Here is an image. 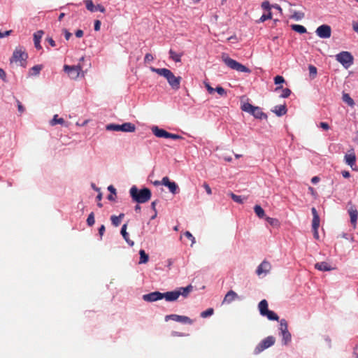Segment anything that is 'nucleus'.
<instances>
[{
	"label": "nucleus",
	"mask_w": 358,
	"mask_h": 358,
	"mask_svg": "<svg viewBox=\"0 0 358 358\" xmlns=\"http://www.w3.org/2000/svg\"><path fill=\"white\" fill-rule=\"evenodd\" d=\"M179 296L180 293L176 290L162 293V299H165L166 301H175Z\"/></svg>",
	"instance_id": "nucleus-14"
},
{
	"label": "nucleus",
	"mask_w": 358,
	"mask_h": 358,
	"mask_svg": "<svg viewBox=\"0 0 358 358\" xmlns=\"http://www.w3.org/2000/svg\"><path fill=\"white\" fill-rule=\"evenodd\" d=\"M154 59V57L150 53H147L145 56V62H150Z\"/></svg>",
	"instance_id": "nucleus-55"
},
{
	"label": "nucleus",
	"mask_w": 358,
	"mask_h": 358,
	"mask_svg": "<svg viewBox=\"0 0 358 358\" xmlns=\"http://www.w3.org/2000/svg\"><path fill=\"white\" fill-rule=\"evenodd\" d=\"M223 61L225 64L231 68V69L236 70L238 72H245L250 73V70L246 67L245 66L241 64V63L236 62V60L229 58V57H222Z\"/></svg>",
	"instance_id": "nucleus-6"
},
{
	"label": "nucleus",
	"mask_w": 358,
	"mask_h": 358,
	"mask_svg": "<svg viewBox=\"0 0 358 358\" xmlns=\"http://www.w3.org/2000/svg\"><path fill=\"white\" fill-rule=\"evenodd\" d=\"M166 321L169 320H173L178 322L192 324L193 323V320L189 317L184 315H178L176 314L169 315L165 317Z\"/></svg>",
	"instance_id": "nucleus-10"
},
{
	"label": "nucleus",
	"mask_w": 358,
	"mask_h": 358,
	"mask_svg": "<svg viewBox=\"0 0 358 358\" xmlns=\"http://www.w3.org/2000/svg\"><path fill=\"white\" fill-rule=\"evenodd\" d=\"M43 31L40 30L34 33V45L35 48L38 50H40L42 48L41 45V39L43 35Z\"/></svg>",
	"instance_id": "nucleus-18"
},
{
	"label": "nucleus",
	"mask_w": 358,
	"mask_h": 358,
	"mask_svg": "<svg viewBox=\"0 0 358 358\" xmlns=\"http://www.w3.org/2000/svg\"><path fill=\"white\" fill-rule=\"evenodd\" d=\"M214 313V310L212 308H208L205 311L201 312V317L206 318L207 317L211 316Z\"/></svg>",
	"instance_id": "nucleus-42"
},
{
	"label": "nucleus",
	"mask_w": 358,
	"mask_h": 358,
	"mask_svg": "<svg viewBox=\"0 0 358 358\" xmlns=\"http://www.w3.org/2000/svg\"><path fill=\"white\" fill-rule=\"evenodd\" d=\"M170 58L176 62H180L181 61L182 54L176 53L173 50H169Z\"/></svg>",
	"instance_id": "nucleus-27"
},
{
	"label": "nucleus",
	"mask_w": 358,
	"mask_h": 358,
	"mask_svg": "<svg viewBox=\"0 0 358 358\" xmlns=\"http://www.w3.org/2000/svg\"><path fill=\"white\" fill-rule=\"evenodd\" d=\"M192 290V285H188L186 287H180L179 290H177L180 293V296L182 295L186 297L189 293Z\"/></svg>",
	"instance_id": "nucleus-26"
},
{
	"label": "nucleus",
	"mask_w": 358,
	"mask_h": 358,
	"mask_svg": "<svg viewBox=\"0 0 358 358\" xmlns=\"http://www.w3.org/2000/svg\"><path fill=\"white\" fill-rule=\"evenodd\" d=\"M105 230H106L105 226L103 224H102L99 229V234L101 238L103 236V235L105 232Z\"/></svg>",
	"instance_id": "nucleus-61"
},
{
	"label": "nucleus",
	"mask_w": 358,
	"mask_h": 358,
	"mask_svg": "<svg viewBox=\"0 0 358 358\" xmlns=\"http://www.w3.org/2000/svg\"><path fill=\"white\" fill-rule=\"evenodd\" d=\"M64 123V120L62 117L59 118L58 115H55L52 120L50 121V124L52 126H55L57 124H63Z\"/></svg>",
	"instance_id": "nucleus-35"
},
{
	"label": "nucleus",
	"mask_w": 358,
	"mask_h": 358,
	"mask_svg": "<svg viewBox=\"0 0 358 358\" xmlns=\"http://www.w3.org/2000/svg\"><path fill=\"white\" fill-rule=\"evenodd\" d=\"M352 25L353 30L358 34V22L353 21Z\"/></svg>",
	"instance_id": "nucleus-63"
},
{
	"label": "nucleus",
	"mask_w": 358,
	"mask_h": 358,
	"mask_svg": "<svg viewBox=\"0 0 358 358\" xmlns=\"http://www.w3.org/2000/svg\"><path fill=\"white\" fill-rule=\"evenodd\" d=\"M259 310L260 314L263 316L265 315V313L268 310V302L266 299L262 300L258 305Z\"/></svg>",
	"instance_id": "nucleus-22"
},
{
	"label": "nucleus",
	"mask_w": 358,
	"mask_h": 358,
	"mask_svg": "<svg viewBox=\"0 0 358 358\" xmlns=\"http://www.w3.org/2000/svg\"><path fill=\"white\" fill-rule=\"evenodd\" d=\"M127 224H123V226L122 227V229H121V234L122 236H123L124 239L126 241V242L130 245V246H133L134 243V241H131L129 238V234L127 232Z\"/></svg>",
	"instance_id": "nucleus-21"
},
{
	"label": "nucleus",
	"mask_w": 358,
	"mask_h": 358,
	"mask_svg": "<svg viewBox=\"0 0 358 358\" xmlns=\"http://www.w3.org/2000/svg\"><path fill=\"white\" fill-rule=\"evenodd\" d=\"M315 268L322 271H329L333 269V268L325 262H318L315 264Z\"/></svg>",
	"instance_id": "nucleus-19"
},
{
	"label": "nucleus",
	"mask_w": 358,
	"mask_h": 358,
	"mask_svg": "<svg viewBox=\"0 0 358 358\" xmlns=\"http://www.w3.org/2000/svg\"><path fill=\"white\" fill-rule=\"evenodd\" d=\"M143 299L147 302H154L162 299V293L155 291L142 296Z\"/></svg>",
	"instance_id": "nucleus-12"
},
{
	"label": "nucleus",
	"mask_w": 358,
	"mask_h": 358,
	"mask_svg": "<svg viewBox=\"0 0 358 358\" xmlns=\"http://www.w3.org/2000/svg\"><path fill=\"white\" fill-rule=\"evenodd\" d=\"M280 332L288 330L287 322L285 319H282L280 321Z\"/></svg>",
	"instance_id": "nucleus-44"
},
{
	"label": "nucleus",
	"mask_w": 358,
	"mask_h": 358,
	"mask_svg": "<svg viewBox=\"0 0 358 358\" xmlns=\"http://www.w3.org/2000/svg\"><path fill=\"white\" fill-rule=\"evenodd\" d=\"M320 227V217H316L315 216V217H313V221H312V228L313 229H318Z\"/></svg>",
	"instance_id": "nucleus-45"
},
{
	"label": "nucleus",
	"mask_w": 358,
	"mask_h": 358,
	"mask_svg": "<svg viewBox=\"0 0 358 358\" xmlns=\"http://www.w3.org/2000/svg\"><path fill=\"white\" fill-rule=\"evenodd\" d=\"M336 60L341 63L345 69H348L352 64L354 58L351 53L343 51L336 55Z\"/></svg>",
	"instance_id": "nucleus-7"
},
{
	"label": "nucleus",
	"mask_w": 358,
	"mask_h": 358,
	"mask_svg": "<svg viewBox=\"0 0 358 358\" xmlns=\"http://www.w3.org/2000/svg\"><path fill=\"white\" fill-rule=\"evenodd\" d=\"M215 91H216L220 96H226L227 95V92L222 87H220V86L217 87L215 89Z\"/></svg>",
	"instance_id": "nucleus-49"
},
{
	"label": "nucleus",
	"mask_w": 358,
	"mask_h": 358,
	"mask_svg": "<svg viewBox=\"0 0 358 358\" xmlns=\"http://www.w3.org/2000/svg\"><path fill=\"white\" fill-rule=\"evenodd\" d=\"M271 18H272V13L271 11H269V13H268L267 14L262 15L259 19V21L263 22H264L267 20H270Z\"/></svg>",
	"instance_id": "nucleus-48"
},
{
	"label": "nucleus",
	"mask_w": 358,
	"mask_h": 358,
	"mask_svg": "<svg viewBox=\"0 0 358 358\" xmlns=\"http://www.w3.org/2000/svg\"><path fill=\"white\" fill-rule=\"evenodd\" d=\"M345 160L346 164L352 167L355 164L356 156L354 153L345 155Z\"/></svg>",
	"instance_id": "nucleus-24"
},
{
	"label": "nucleus",
	"mask_w": 358,
	"mask_h": 358,
	"mask_svg": "<svg viewBox=\"0 0 358 358\" xmlns=\"http://www.w3.org/2000/svg\"><path fill=\"white\" fill-rule=\"evenodd\" d=\"M320 127L324 130H328L329 129V125L327 122H320Z\"/></svg>",
	"instance_id": "nucleus-60"
},
{
	"label": "nucleus",
	"mask_w": 358,
	"mask_h": 358,
	"mask_svg": "<svg viewBox=\"0 0 358 358\" xmlns=\"http://www.w3.org/2000/svg\"><path fill=\"white\" fill-rule=\"evenodd\" d=\"M42 68V65H36L33 66L32 68H31L29 71L30 76H38L40 71H41Z\"/></svg>",
	"instance_id": "nucleus-32"
},
{
	"label": "nucleus",
	"mask_w": 358,
	"mask_h": 358,
	"mask_svg": "<svg viewBox=\"0 0 358 358\" xmlns=\"http://www.w3.org/2000/svg\"><path fill=\"white\" fill-rule=\"evenodd\" d=\"M75 34H76V37H78V38H81V37H83V36L84 33H83V30H81V29H78V30L76 31Z\"/></svg>",
	"instance_id": "nucleus-64"
},
{
	"label": "nucleus",
	"mask_w": 358,
	"mask_h": 358,
	"mask_svg": "<svg viewBox=\"0 0 358 358\" xmlns=\"http://www.w3.org/2000/svg\"><path fill=\"white\" fill-rule=\"evenodd\" d=\"M64 71L68 74L70 78L73 80L77 79L80 74H82L83 77L84 76L83 68L80 64L73 66L64 65Z\"/></svg>",
	"instance_id": "nucleus-5"
},
{
	"label": "nucleus",
	"mask_w": 358,
	"mask_h": 358,
	"mask_svg": "<svg viewBox=\"0 0 358 358\" xmlns=\"http://www.w3.org/2000/svg\"><path fill=\"white\" fill-rule=\"evenodd\" d=\"M168 138H172V139H174V140H178V139H182V137L181 136L178 135V134H171V133L169 132Z\"/></svg>",
	"instance_id": "nucleus-52"
},
{
	"label": "nucleus",
	"mask_w": 358,
	"mask_h": 358,
	"mask_svg": "<svg viewBox=\"0 0 358 358\" xmlns=\"http://www.w3.org/2000/svg\"><path fill=\"white\" fill-rule=\"evenodd\" d=\"M266 220L273 227H278L280 225L279 221L276 218L266 217Z\"/></svg>",
	"instance_id": "nucleus-41"
},
{
	"label": "nucleus",
	"mask_w": 358,
	"mask_h": 358,
	"mask_svg": "<svg viewBox=\"0 0 358 358\" xmlns=\"http://www.w3.org/2000/svg\"><path fill=\"white\" fill-rule=\"evenodd\" d=\"M231 198L238 203H243L245 198H243L241 196L236 195L232 192L229 194Z\"/></svg>",
	"instance_id": "nucleus-36"
},
{
	"label": "nucleus",
	"mask_w": 358,
	"mask_h": 358,
	"mask_svg": "<svg viewBox=\"0 0 358 358\" xmlns=\"http://www.w3.org/2000/svg\"><path fill=\"white\" fill-rule=\"evenodd\" d=\"M152 131L158 138H168L169 132L163 129H159L158 127H153Z\"/></svg>",
	"instance_id": "nucleus-17"
},
{
	"label": "nucleus",
	"mask_w": 358,
	"mask_h": 358,
	"mask_svg": "<svg viewBox=\"0 0 358 358\" xmlns=\"http://www.w3.org/2000/svg\"><path fill=\"white\" fill-rule=\"evenodd\" d=\"M162 185L167 187L173 194H176L178 192V185L173 182L171 181L167 176H165L162 178Z\"/></svg>",
	"instance_id": "nucleus-11"
},
{
	"label": "nucleus",
	"mask_w": 358,
	"mask_h": 358,
	"mask_svg": "<svg viewBox=\"0 0 358 358\" xmlns=\"http://www.w3.org/2000/svg\"><path fill=\"white\" fill-rule=\"evenodd\" d=\"M17 108H18V111L20 113H24V106L22 105V103H20V101H17Z\"/></svg>",
	"instance_id": "nucleus-59"
},
{
	"label": "nucleus",
	"mask_w": 358,
	"mask_h": 358,
	"mask_svg": "<svg viewBox=\"0 0 358 358\" xmlns=\"http://www.w3.org/2000/svg\"><path fill=\"white\" fill-rule=\"evenodd\" d=\"M315 32L321 38H329L331 34V29L329 25L322 24L317 28Z\"/></svg>",
	"instance_id": "nucleus-9"
},
{
	"label": "nucleus",
	"mask_w": 358,
	"mask_h": 358,
	"mask_svg": "<svg viewBox=\"0 0 358 358\" xmlns=\"http://www.w3.org/2000/svg\"><path fill=\"white\" fill-rule=\"evenodd\" d=\"M130 196L133 201L138 203L148 202L152 196L151 191L148 188L138 189L136 186H133L129 190Z\"/></svg>",
	"instance_id": "nucleus-2"
},
{
	"label": "nucleus",
	"mask_w": 358,
	"mask_h": 358,
	"mask_svg": "<svg viewBox=\"0 0 358 358\" xmlns=\"http://www.w3.org/2000/svg\"><path fill=\"white\" fill-rule=\"evenodd\" d=\"M122 131L123 132H134L136 126L131 122H125L121 124Z\"/></svg>",
	"instance_id": "nucleus-23"
},
{
	"label": "nucleus",
	"mask_w": 358,
	"mask_h": 358,
	"mask_svg": "<svg viewBox=\"0 0 358 358\" xmlns=\"http://www.w3.org/2000/svg\"><path fill=\"white\" fill-rule=\"evenodd\" d=\"M271 268V264L268 262L264 260L257 267L256 273L258 275L262 274H267L270 271Z\"/></svg>",
	"instance_id": "nucleus-13"
},
{
	"label": "nucleus",
	"mask_w": 358,
	"mask_h": 358,
	"mask_svg": "<svg viewBox=\"0 0 358 358\" xmlns=\"http://www.w3.org/2000/svg\"><path fill=\"white\" fill-rule=\"evenodd\" d=\"M308 70L310 78L314 79L317 76V68L313 65H309Z\"/></svg>",
	"instance_id": "nucleus-39"
},
{
	"label": "nucleus",
	"mask_w": 358,
	"mask_h": 358,
	"mask_svg": "<svg viewBox=\"0 0 358 358\" xmlns=\"http://www.w3.org/2000/svg\"><path fill=\"white\" fill-rule=\"evenodd\" d=\"M280 89H282V94L280 95L281 97L287 98L291 94V90L289 88L282 89V86L277 87L275 90L278 91Z\"/></svg>",
	"instance_id": "nucleus-33"
},
{
	"label": "nucleus",
	"mask_w": 358,
	"mask_h": 358,
	"mask_svg": "<svg viewBox=\"0 0 358 358\" xmlns=\"http://www.w3.org/2000/svg\"><path fill=\"white\" fill-rule=\"evenodd\" d=\"M275 342V338L272 336H269L263 339L255 348L254 353L255 355H258L261 353L264 350L268 348L269 347L274 345Z\"/></svg>",
	"instance_id": "nucleus-8"
},
{
	"label": "nucleus",
	"mask_w": 358,
	"mask_h": 358,
	"mask_svg": "<svg viewBox=\"0 0 358 358\" xmlns=\"http://www.w3.org/2000/svg\"><path fill=\"white\" fill-rule=\"evenodd\" d=\"M237 299H238V294L234 291L230 290L226 294L222 303H230Z\"/></svg>",
	"instance_id": "nucleus-15"
},
{
	"label": "nucleus",
	"mask_w": 358,
	"mask_h": 358,
	"mask_svg": "<svg viewBox=\"0 0 358 358\" xmlns=\"http://www.w3.org/2000/svg\"><path fill=\"white\" fill-rule=\"evenodd\" d=\"M101 22L99 20H96L94 21V29L96 31H98L100 30Z\"/></svg>",
	"instance_id": "nucleus-54"
},
{
	"label": "nucleus",
	"mask_w": 358,
	"mask_h": 358,
	"mask_svg": "<svg viewBox=\"0 0 358 358\" xmlns=\"http://www.w3.org/2000/svg\"><path fill=\"white\" fill-rule=\"evenodd\" d=\"M241 108L243 111L251 114L257 119H267V115L263 113L262 109L258 106H254L249 103H243Z\"/></svg>",
	"instance_id": "nucleus-3"
},
{
	"label": "nucleus",
	"mask_w": 358,
	"mask_h": 358,
	"mask_svg": "<svg viewBox=\"0 0 358 358\" xmlns=\"http://www.w3.org/2000/svg\"><path fill=\"white\" fill-rule=\"evenodd\" d=\"M184 235L185 237H187V238H189V240L192 241V244L195 243V238L189 231H186L184 234Z\"/></svg>",
	"instance_id": "nucleus-53"
},
{
	"label": "nucleus",
	"mask_w": 358,
	"mask_h": 358,
	"mask_svg": "<svg viewBox=\"0 0 358 358\" xmlns=\"http://www.w3.org/2000/svg\"><path fill=\"white\" fill-rule=\"evenodd\" d=\"M85 3L86 6V8L90 12H95V6L92 0H85Z\"/></svg>",
	"instance_id": "nucleus-38"
},
{
	"label": "nucleus",
	"mask_w": 358,
	"mask_h": 358,
	"mask_svg": "<svg viewBox=\"0 0 358 358\" xmlns=\"http://www.w3.org/2000/svg\"><path fill=\"white\" fill-rule=\"evenodd\" d=\"M46 41L48 42V43L52 46L55 47L56 46L55 41L52 39V38L49 37L46 38Z\"/></svg>",
	"instance_id": "nucleus-62"
},
{
	"label": "nucleus",
	"mask_w": 358,
	"mask_h": 358,
	"mask_svg": "<svg viewBox=\"0 0 358 358\" xmlns=\"http://www.w3.org/2000/svg\"><path fill=\"white\" fill-rule=\"evenodd\" d=\"M281 335L282 336V341L284 345H287L291 341V334L288 330L285 331H281Z\"/></svg>",
	"instance_id": "nucleus-28"
},
{
	"label": "nucleus",
	"mask_w": 358,
	"mask_h": 358,
	"mask_svg": "<svg viewBox=\"0 0 358 358\" xmlns=\"http://www.w3.org/2000/svg\"><path fill=\"white\" fill-rule=\"evenodd\" d=\"M291 27H292V30H294L298 33L304 34L306 32V29L302 25L292 24Z\"/></svg>",
	"instance_id": "nucleus-34"
},
{
	"label": "nucleus",
	"mask_w": 358,
	"mask_h": 358,
	"mask_svg": "<svg viewBox=\"0 0 358 358\" xmlns=\"http://www.w3.org/2000/svg\"><path fill=\"white\" fill-rule=\"evenodd\" d=\"M12 31V30L6 31L3 32L0 31V38L9 36Z\"/></svg>",
	"instance_id": "nucleus-57"
},
{
	"label": "nucleus",
	"mask_w": 358,
	"mask_h": 358,
	"mask_svg": "<svg viewBox=\"0 0 358 358\" xmlns=\"http://www.w3.org/2000/svg\"><path fill=\"white\" fill-rule=\"evenodd\" d=\"M343 100L350 106H352L355 104L353 99L348 94H344L343 95Z\"/></svg>",
	"instance_id": "nucleus-40"
},
{
	"label": "nucleus",
	"mask_w": 358,
	"mask_h": 358,
	"mask_svg": "<svg viewBox=\"0 0 358 358\" xmlns=\"http://www.w3.org/2000/svg\"><path fill=\"white\" fill-rule=\"evenodd\" d=\"M348 213L350 217V222L353 225L354 228H355L358 217V211L355 207H350L348 210Z\"/></svg>",
	"instance_id": "nucleus-16"
},
{
	"label": "nucleus",
	"mask_w": 358,
	"mask_h": 358,
	"mask_svg": "<svg viewBox=\"0 0 358 358\" xmlns=\"http://www.w3.org/2000/svg\"><path fill=\"white\" fill-rule=\"evenodd\" d=\"M284 82H285V79L281 76H276L274 78V83L275 85H279V84L283 83Z\"/></svg>",
	"instance_id": "nucleus-50"
},
{
	"label": "nucleus",
	"mask_w": 358,
	"mask_h": 358,
	"mask_svg": "<svg viewBox=\"0 0 358 358\" xmlns=\"http://www.w3.org/2000/svg\"><path fill=\"white\" fill-rule=\"evenodd\" d=\"M203 188L205 189L206 193L208 194V195H211L212 194V190H211V188L209 186V185L207 183V182H203Z\"/></svg>",
	"instance_id": "nucleus-51"
},
{
	"label": "nucleus",
	"mask_w": 358,
	"mask_h": 358,
	"mask_svg": "<svg viewBox=\"0 0 358 358\" xmlns=\"http://www.w3.org/2000/svg\"><path fill=\"white\" fill-rule=\"evenodd\" d=\"M254 210H255V213H256V215L259 218H263L264 217V215H265L264 210L259 205L255 206Z\"/></svg>",
	"instance_id": "nucleus-30"
},
{
	"label": "nucleus",
	"mask_w": 358,
	"mask_h": 358,
	"mask_svg": "<svg viewBox=\"0 0 358 358\" xmlns=\"http://www.w3.org/2000/svg\"><path fill=\"white\" fill-rule=\"evenodd\" d=\"M304 17V13L302 12H297L295 11L293 15H292V17L296 20H299L302 19Z\"/></svg>",
	"instance_id": "nucleus-46"
},
{
	"label": "nucleus",
	"mask_w": 358,
	"mask_h": 358,
	"mask_svg": "<svg viewBox=\"0 0 358 358\" xmlns=\"http://www.w3.org/2000/svg\"><path fill=\"white\" fill-rule=\"evenodd\" d=\"M287 108H286V105L285 104H283V105H279V106H276L274 108V110H273V112L277 115V116H282L285 114H286L287 113Z\"/></svg>",
	"instance_id": "nucleus-20"
},
{
	"label": "nucleus",
	"mask_w": 358,
	"mask_h": 358,
	"mask_svg": "<svg viewBox=\"0 0 358 358\" xmlns=\"http://www.w3.org/2000/svg\"><path fill=\"white\" fill-rule=\"evenodd\" d=\"M150 70L166 78L169 85L173 90H178L180 89L182 80L180 76H176L171 70L166 68L157 69L151 66Z\"/></svg>",
	"instance_id": "nucleus-1"
},
{
	"label": "nucleus",
	"mask_w": 358,
	"mask_h": 358,
	"mask_svg": "<svg viewBox=\"0 0 358 358\" xmlns=\"http://www.w3.org/2000/svg\"><path fill=\"white\" fill-rule=\"evenodd\" d=\"M124 217V213H120L118 216L112 215L110 217V220H111L112 224L115 227H118L120 224L122 219Z\"/></svg>",
	"instance_id": "nucleus-25"
},
{
	"label": "nucleus",
	"mask_w": 358,
	"mask_h": 358,
	"mask_svg": "<svg viewBox=\"0 0 358 358\" xmlns=\"http://www.w3.org/2000/svg\"><path fill=\"white\" fill-rule=\"evenodd\" d=\"M262 8L264 9V10H266L268 11V13H269V11H271V9L272 8V6H271L270 3L268 1H264L262 2Z\"/></svg>",
	"instance_id": "nucleus-47"
},
{
	"label": "nucleus",
	"mask_w": 358,
	"mask_h": 358,
	"mask_svg": "<svg viewBox=\"0 0 358 358\" xmlns=\"http://www.w3.org/2000/svg\"><path fill=\"white\" fill-rule=\"evenodd\" d=\"M106 129L109 131H122V127L120 124H110L106 126Z\"/></svg>",
	"instance_id": "nucleus-37"
},
{
	"label": "nucleus",
	"mask_w": 358,
	"mask_h": 358,
	"mask_svg": "<svg viewBox=\"0 0 358 358\" xmlns=\"http://www.w3.org/2000/svg\"><path fill=\"white\" fill-rule=\"evenodd\" d=\"M27 58L28 55L25 52L24 49L22 47H19L14 50L10 61V62H20L21 66H25V63Z\"/></svg>",
	"instance_id": "nucleus-4"
},
{
	"label": "nucleus",
	"mask_w": 358,
	"mask_h": 358,
	"mask_svg": "<svg viewBox=\"0 0 358 358\" xmlns=\"http://www.w3.org/2000/svg\"><path fill=\"white\" fill-rule=\"evenodd\" d=\"M63 32H64V37H65L66 40H67V41H68V40H69V38H71V35H72V34H71V33H70V32H69L67 29H64L63 30Z\"/></svg>",
	"instance_id": "nucleus-58"
},
{
	"label": "nucleus",
	"mask_w": 358,
	"mask_h": 358,
	"mask_svg": "<svg viewBox=\"0 0 358 358\" xmlns=\"http://www.w3.org/2000/svg\"><path fill=\"white\" fill-rule=\"evenodd\" d=\"M264 316L267 317L269 320L278 321L279 320L278 315L273 311L269 310L265 313Z\"/></svg>",
	"instance_id": "nucleus-31"
},
{
	"label": "nucleus",
	"mask_w": 358,
	"mask_h": 358,
	"mask_svg": "<svg viewBox=\"0 0 358 358\" xmlns=\"http://www.w3.org/2000/svg\"><path fill=\"white\" fill-rule=\"evenodd\" d=\"M100 11L101 13H105L106 8L101 4L95 6V12Z\"/></svg>",
	"instance_id": "nucleus-56"
},
{
	"label": "nucleus",
	"mask_w": 358,
	"mask_h": 358,
	"mask_svg": "<svg viewBox=\"0 0 358 358\" xmlns=\"http://www.w3.org/2000/svg\"><path fill=\"white\" fill-rule=\"evenodd\" d=\"M140 255V264H146L148 262L149 257L148 255L145 253V252L143 250H141L139 251Z\"/></svg>",
	"instance_id": "nucleus-29"
},
{
	"label": "nucleus",
	"mask_w": 358,
	"mask_h": 358,
	"mask_svg": "<svg viewBox=\"0 0 358 358\" xmlns=\"http://www.w3.org/2000/svg\"><path fill=\"white\" fill-rule=\"evenodd\" d=\"M95 222V220H94V213L93 212H92L89 215H88V217L87 219V224L90 226V227H92L94 225Z\"/></svg>",
	"instance_id": "nucleus-43"
}]
</instances>
